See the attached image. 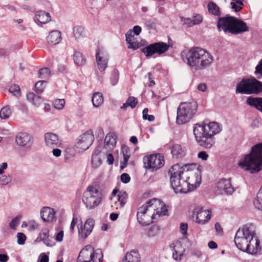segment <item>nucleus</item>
<instances>
[{"label": "nucleus", "instance_id": "40", "mask_svg": "<svg viewBox=\"0 0 262 262\" xmlns=\"http://www.w3.org/2000/svg\"><path fill=\"white\" fill-rule=\"evenodd\" d=\"M160 228L158 226L154 225L149 228L147 235L149 237H152L159 233Z\"/></svg>", "mask_w": 262, "mask_h": 262}, {"label": "nucleus", "instance_id": "4", "mask_svg": "<svg viewBox=\"0 0 262 262\" xmlns=\"http://www.w3.org/2000/svg\"><path fill=\"white\" fill-rule=\"evenodd\" d=\"M213 56L206 50L199 47L192 48L184 57L186 62L193 71H201L210 66Z\"/></svg>", "mask_w": 262, "mask_h": 262}, {"label": "nucleus", "instance_id": "32", "mask_svg": "<svg viewBox=\"0 0 262 262\" xmlns=\"http://www.w3.org/2000/svg\"><path fill=\"white\" fill-rule=\"evenodd\" d=\"M93 105L94 107L100 106L103 103V97L102 94L99 92L95 93L92 98Z\"/></svg>", "mask_w": 262, "mask_h": 262}, {"label": "nucleus", "instance_id": "64", "mask_svg": "<svg viewBox=\"0 0 262 262\" xmlns=\"http://www.w3.org/2000/svg\"><path fill=\"white\" fill-rule=\"evenodd\" d=\"M49 257L44 253H42L40 255V262H48Z\"/></svg>", "mask_w": 262, "mask_h": 262}, {"label": "nucleus", "instance_id": "37", "mask_svg": "<svg viewBox=\"0 0 262 262\" xmlns=\"http://www.w3.org/2000/svg\"><path fill=\"white\" fill-rule=\"evenodd\" d=\"M207 7L209 12L215 16H220L221 15L220 8L215 3L210 2L208 3Z\"/></svg>", "mask_w": 262, "mask_h": 262}, {"label": "nucleus", "instance_id": "62", "mask_svg": "<svg viewBox=\"0 0 262 262\" xmlns=\"http://www.w3.org/2000/svg\"><path fill=\"white\" fill-rule=\"evenodd\" d=\"M141 28L139 26H135L133 28V31H131L132 32H133V34L136 35H138L141 32Z\"/></svg>", "mask_w": 262, "mask_h": 262}, {"label": "nucleus", "instance_id": "52", "mask_svg": "<svg viewBox=\"0 0 262 262\" xmlns=\"http://www.w3.org/2000/svg\"><path fill=\"white\" fill-rule=\"evenodd\" d=\"M181 20L183 24L186 25L188 27L194 26L192 18H190L189 17L185 18L182 17Z\"/></svg>", "mask_w": 262, "mask_h": 262}, {"label": "nucleus", "instance_id": "18", "mask_svg": "<svg viewBox=\"0 0 262 262\" xmlns=\"http://www.w3.org/2000/svg\"><path fill=\"white\" fill-rule=\"evenodd\" d=\"M152 211L157 216L165 215L167 212V209L165 204L160 200L153 199L148 201Z\"/></svg>", "mask_w": 262, "mask_h": 262}, {"label": "nucleus", "instance_id": "5", "mask_svg": "<svg viewBox=\"0 0 262 262\" xmlns=\"http://www.w3.org/2000/svg\"><path fill=\"white\" fill-rule=\"evenodd\" d=\"M238 165L245 170L251 173H256L262 169V143L252 147L251 152L241 159Z\"/></svg>", "mask_w": 262, "mask_h": 262}, {"label": "nucleus", "instance_id": "34", "mask_svg": "<svg viewBox=\"0 0 262 262\" xmlns=\"http://www.w3.org/2000/svg\"><path fill=\"white\" fill-rule=\"evenodd\" d=\"M253 205L255 208L262 211V187L259 189L256 197L253 200Z\"/></svg>", "mask_w": 262, "mask_h": 262}, {"label": "nucleus", "instance_id": "21", "mask_svg": "<svg viewBox=\"0 0 262 262\" xmlns=\"http://www.w3.org/2000/svg\"><path fill=\"white\" fill-rule=\"evenodd\" d=\"M16 143L20 146L30 148L33 143V139L28 134L19 133L16 137Z\"/></svg>", "mask_w": 262, "mask_h": 262}, {"label": "nucleus", "instance_id": "28", "mask_svg": "<svg viewBox=\"0 0 262 262\" xmlns=\"http://www.w3.org/2000/svg\"><path fill=\"white\" fill-rule=\"evenodd\" d=\"M140 257L139 252L136 250H132L126 253L123 262H140Z\"/></svg>", "mask_w": 262, "mask_h": 262}, {"label": "nucleus", "instance_id": "57", "mask_svg": "<svg viewBox=\"0 0 262 262\" xmlns=\"http://www.w3.org/2000/svg\"><path fill=\"white\" fill-rule=\"evenodd\" d=\"M60 147H51L50 149H52V154L53 155L57 158L61 156V150L59 149Z\"/></svg>", "mask_w": 262, "mask_h": 262}, {"label": "nucleus", "instance_id": "45", "mask_svg": "<svg viewBox=\"0 0 262 262\" xmlns=\"http://www.w3.org/2000/svg\"><path fill=\"white\" fill-rule=\"evenodd\" d=\"M12 181V177L10 175H3L0 177V185L6 186L8 185Z\"/></svg>", "mask_w": 262, "mask_h": 262}, {"label": "nucleus", "instance_id": "42", "mask_svg": "<svg viewBox=\"0 0 262 262\" xmlns=\"http://www.w3.org/2000/svg\"><path fill=\"white\" fill-rule=\"evenodd\" d=\"M119 73L118 70H114L111 74L110 77V81L112 85H116L118 82Z\"/></svg>", "mask_w": 262, "mask_h": 262}, {"label": "nucleus", "instance_id": "47", "mask_svg": "<svg viewBox=\"0 0 262 262\" xmlns=\"http://www.w3.org/2000/svg\"><path fill=\"white\" fill-rule=\"evenodd\" d=\"M170 248L172 251H176L179 252H185V249L180 242H177L176 243L172 244V245L170 246Z\"/></svg>", "mask_w": 262, "mask_h": 262}, {"label": "nucleus", "instance_id": "36", "mask_svg": "<svg viewBox=\"0 0 262 262\" xmlns=\"http://www.w3.org/2000/svg\"><path fill=\"white\" fill-rule=\"evenodd\" d=\"M121 151L123 157L122 163L126 166L130 156V151L128 147L126 145L122 146Z\"/></svg>", "mask_w": 262, "mask_h": 262}, {"label": "nucleus", "instance_id": "44", "mask_svg": "<svg viewBox=\"0 0 262 262\" xmlns=\"http://www.w3.org/2000/svg\"><path fill=\"white\" fill-rule=\"evenodd\" d=\"M46 85V81L45 80H40L35 84V91L37 93H41L43 91Z\"/></svg>", "mask_w": 262, "mask_h": 262}, {"label": "nucleus", "instance_id": "63", "mask_svg": "<svg viewBox=\"0 0 262 262\" xmlns=\"http://www.w3.org/2000/svg\"><path fill=\"white\" fill-rule=\"evenodd\" d=\"M147 77L149 81V83H148L149 86H152L155 84V82L153 80V77L152 74L150 73H148L147 74Z\"/></svg>", "mask_w": 262, "mask_h": 262}, {"label": "nucleus", "instance_id": "17", "mask_svg": "<svg viewBox=\"0 0 262 262\" xmlns=\"http://www.w3.org/2000/svg\"><path fill=\"white\" fill-rule=\"evenodd\" d=\"M44 141L45 146L48 148L62 146V141L59 136L52 132H48L44 135Z\"/></svg>", "mask_w": 262, "mask_h": 262}, {"label": "nucleus", "instance_id": "33", "mask_svg": "<svg viewBox=\"0 0 262 262\" xmlns=\"http://www.w3.org/2000/svg\"><path fill=\"white\" fill-rule=\"evenodd\" d=\"M73 59L75 64L79 66L84 65L86 62L85 59L84 58L82 54L79 52H75L73 56Z\"/></svg>", "mask_w": 262, "mask_h": 262}, {"label": "nucleus", "instance_id": "39", "mask_svg": "<svg viewBox=\"0 0 262 262\" xmlns=\"http://www.w3.org/2000/svg\"><path fill=\"white\" fill-rule=\"evenodd\" d=\"M12 114L11 109L8 106L3 107L0 111V117L2 119H8Z\"/></svg>", "mask_w": 262, "mask_h": 262}, {"label": "nucleus", "instance_id": "53", "mask_svg": "<svg viewBox=\"0 0 262 262\" xmlns=\"http://www.w3.org/2000/svg\"><path fill=\"white\" fill-rule=\"evenodd\" d=\"M17 243L19 245H23L26 239V235L21 232H19L17 234Z\"/></svg>", "mask_w": 262, "mask_h": 262}, {"label": "nucleus", "instance_id": "48", "mask_svg": "<svg viewBox=\"0 0 262 262\" xmlns=\"http://www.w3.org/2000/svg\"><path fill=\"white\" fill-rule=\"evenodd\" d=\"M254 74L257 78L260 79L262 78V59L256 67Z\"/></svg>", "mask_w": 262, "mask_h": 262}, {"label": "nucleus", "instance_id": "6", "mask_svg": "<svg viewBox=\"0 0 262 262\" xmlns=\"http://www.w3.org/2000/svg\"><path fill=\"white\" fill-rule=\"evenodd\" d=\"M217 27L225 32H230L234 34L247 32L249 28L243 21L233 16L220 17L217 22Z\"/></svg>", "mask_w": 262, "mask_h": 262}, {"label": "nucleus", "instance_id": "50", "mask_svg": "<svg viewBox=\"0 0 262 262\" xmlns=\"http://www.w3.org/2000/svg\"><path fill=\"white\" fill-rule=\"evenodd\" d=\"M126 101L132 108H135L138 103L137 99L133 96L129 97Z\"/></svg>", "mask_w": 262, "mask_h": 262}, {"label": "nucleus", "instance_id": "1", "mask_svg": "<svg viewBox=\"0 0 262 262\" xmlns=\"http://www.w3.org/2000/svg\"><path fill=\"white\" fill-rule=\"evenodd\" d=\"M190 165H173L169 169L171 185L176 193H187L198 187L201 182L200 172L189 169Z\"/></svg>", "mask_w": 262, "mask_h": 262}, {"label": "nucleus", "instance_id": "27", "mask_svg": "<svg viewBox=\"0 0 262 262\" xmlns=\"http://www.w3.org/2000/svg\"><path fill=\"white\" fill-rule=\"evenodd\" d=\"M101 152H102L101 146H97L93 151L92 156L91 163L92 166L95 168L98 167L102 164V161L99 156L100 153Z\"/></svg>", "mask_w": 262, "mask_h": 262}, {"label": "nucleus", "instance_id": "59", "mask_svg": "<svg viewBox=\"0 0 262 262\" xmlns=\"http://www.w3.org/2000/svg\"><path fill=\"white\" fill-rule=\"evenodd\" d=\"M130 178L128 174L124 173L121 175V181L124 183H127L130 181Z\"/></svg>", "mask_w": 262, "mask_h": 262}, {"label": "nucleus", "instance_id": "58", "mask_svg": "<svg viewBox=\"0 0 262 262\" xmlns=\"http://www.w3.org/2000/svg\"><path fill=\"white\" fill-rule=\"evenodd\" d=\"M29 229L30 230H34L38 228V224L34 221H31L28 223Z\"/></svg>", "mask_w": 262, "mask_h": 262}, {"label": "nucleus", "instance_id": "19", "mask_svg": "<svg viewBox=\"0 0 262 262\" xmlns=\"http://www.w3.org/2000/svg\"><path fill=\"white\" fill-rule=\"evenodd\" d=\"M117 136L114 133H108L104 139V147L101 148L103 153H107L114 149L117 143Z\"/></svg>", "mask_w": 262, "mask_h": 262}, {"label": "nucleus", "instance_id": "14", "mask_svg": "<svg viewBox=\"0 0 262 262\" xmlns=\"http://www.w3.org/2000/svg\"><path fill=\"white\" fill-rule=\"evenodd\" d=\"M169 45L163 42H155L150 44L142 49V52L146 57L151 56L155 54L161 55L166 52Z\"/></svg>", "mask_w": 262, "mask_h": 262}, {"label": "nucleus", "instance_id": "15", "mask_svg": "<svg viewBox=\"0 0 262 262\" xmlns=\"http://www.w3.org/2000/svg\"><path fill=\"white\" fill-rule=\"evenodd\" d=\"M94 136L92 129L82 134L77 139L76 147L82 150L88 149L94 141Z\"/></svg>", "mask_w": 262, "mask_h": 262}, {"label": "nucleus", "instance_id": "11", "mask_svg": "<svg viewBox=\"0 0 262 262\" xmlns=\"http://www.w3.org/2000/svg\"><path fill=\"white\" fill-rule=\"evenodd\" d=\"M137 219L141 226L148 225L156 219V215L152 212L148 201L138 208Z\"/></svg>", "mask_w": 262, "mask_h": 262}, {"label": "nucleus", "instance_id": "13", "mask_svg": "<svg viewBox=\"0 0 262 262\" xmlns=\"http://www.w3.org/2000/svg\"><path fill=\"white\" fill-rule=\"evenodd\" d=\"M211 216V210L205 209L202 206L195 207L192 212V216L195 219L196 223L200 225H204L208 223Z\"/></svg>", "mask_w": 262, "mask_h": 262}, {"label": "nucleus", "instance_id": "3", "mask_svg": "<svg viewBox=\"0 0 262 262\" xmlns=\"http://www.w3.org/2000/svg\"><path fill=\"white\" fill-rule=\"evenodd\" d=\"M222 130V125L212 121L197 123L193 126V133L196 142L200 146L206 149L210 148L215 144L214 135Z\"/></svg>", "mask_w": 262, "mask_h": 262}, {"label": "nucleus", "instance_id": "29", "mask_svg": "<svg viewBox=\"0 0 262 262\" xmlns=\"http://www.w3.org/2000/svg\"><path fill=\"white\" fill-rule=\"evenodd\" d=\"M37 238L42 241L47 246L52 247L54 245V243L51 242L49 239V230L48 228L42 229Z\"/></svg>", "mask_w": 262, "mask_h": 262}, {"label": "nucleus", "instance_id": "49", "mask_svg": "<svg viewBox=\"0 0 262 262\" xmlns=\"http://www.w3.org/2000/svg\"><path fill=\"white\" fill-rule=\"evenodd\" d=\"M9 92L14 96H18L20 95V88L17 84H14L9 88Z\"/></svg>", "mask_w": 262, "mask_h": 262}, {"label": "nucleus", "instance_id": "31", "mask_svg": "<svg viewBox=\"0 0 262 262\" xmlns=\"http://www.w3.org/2000/svg\"><path fill=\"white\" fill-rule=\"evenodd\" d=\"M248 105L255 107L262 113V98L249 97L247 100Z\"/></svg>", "mask_w": 262, "mask_h": 262}, {"label": "nucleus", "instance_id": "16", "mask_svg": "<svg viewBox=\"0 0 262 262\" xmlns=\"http://www.w3.org/2000/svg\"><path fill=\"white\" fill-rule=\"evenodd\" d=\"M109 56L107 52L102 48H98L96 54L97 66L100 72H104L107 67Z\"/></svg>", "mask_w": 262, "mask_h": 262}, {"label": "nucleus", "instance_id": "2", "mask_svg": "<svg viewBox=\"0 0 262 262\" xmlns=\"http://www.w3.org/2000/svg\"><path fill=\"white\" fill-rule=\"evenodd\" d=\"M234 242L238 249L250 254L255 255L261 251L259 241L251 224L246 225L237 230Z\"/></svg>", "mask_w": 262, "mask_h": 262}, {"label": "nucleus", "instance_id": "54", "mask_svg": "<svg viewBox=\"0 0 262 262\" xmlns=\"http://www.w3.org/2000/svg\"><path fill=\"white\" fill-rule=\"evenodd\" d=\"M193 22L194 25L200 24L203 20V17L200 14H194L193 15Z\"/></svg>", "mask_w": 262, "mask_h": 262}, {"label": "nucleus", "instance_id": "24", "mask_svg": "<svg viewBox=\"0 0 262 262\" xmlns=\"http://www.w3.org/2000/svg\"><path fill=\"white\" fill-rule=\"evenodd\" d=\"M46 39L49 45H56L62 40L61 33L58 30H53L49 33Z\"/></svg>", "mask_w": 262, "mask_h": 262}, {"label": "nucleus", "instance_id": "7", "mask_svg": "<svg viewBox=\"0 0 262 262\" xmlns=\"http://www.w3.org/2000/svg\"><path fill=\"white\" fill-rule=\"evenodd\" d=\"M196 111L195 102L181 103L177 109L176 122L178 124L187 123L193 117Z\"/></svg>", "mask_w": 262, "mask_h": 262}, {"label": "nucleus", "instance_id": "10", "mask_svg": "<svg viewBox=\"0 0 262 262\" xmlns=\"http://www.w3.org/2000/svg\"><path fill=\"white\" fill-rule=\"evenodd\" d=\"M103 253L100 249L94 250L91 245L85 246L80 252L77 262H102Z\"/></svg>", "mask_w": 262, "mask_h": 262}, {"label": "nucleus", "instance_id": "30", "mask_svg": "<svg viewBox=\"0 0 262 262\" xmlns=\"http://www.w3.org/2000/svg\"><path fill=\"white\" fill-rule=\"evenodd\" d=\"M172 157L175 158H181L185 155V150L179 144L173 145L171 149Z\"/></svg>", "mask_w": 262, "mask_h": 262}, {"label": "nucleus", "instance_id": "61", "mask_svg": "<svg viewBox=\"0 0 262 262\" xmlns=\"http://www.w3.org/2000/svg\"><path fill=\"white\" fill-rule=\"evenodd\" d=\"M42 100L40 96H36L34 100L32 101V103L36 106H38L42 103Z\"/></svg>", "mask_w": 262, "mask_h": 262}, {"label": "nucleus", "instance_id": "12", "mask_svg": "<svg viewBox=\"0 0 262 262\" xmlns=\"http://www.w3.org/2000/svg\"><path fill=\"white\" fill-rule=\"evenodd\" d=\"M144 167L151 171H155L164 165V159L162 155L157 154L147 155L143 158Z\"/></svg>", "mask_w": 262, "mask_h": 262}, {"label": "nucleus", "instance_id": "60", "mask_svg": "<svg viewBox=\"0 0 262 262\" xmlns=\"http://www.w3.org/2000/svg\"><path fill=\"white\" fill-rule=\"evenodd\" d=\"M198 157L203 161H206L208 158V155L207 154L206 151H202L198 154Z\"/></svg>", "mask_w": 262, "mask_h": 262}, {"label": "nucleus", "instance_id": "38", "mask_svg": "<svg viewBox=\"0 0 262 262\" xmlns=\"http://www.w3.org/2000/svg\"><path fill=\"white\" fill-rule=\"evenodd\" d=\"M73 35L76 40L81 39L84 36V29L81 26H76L73 28Z\"/></svg>", "mask_w": 262, "mask_h": 262}, {"label": "nucleus", "instance_id": "20", "mask_svg": "<svg viewBox=\"0 0 262 262\" xmlns=\"http://www.w3.org/2000/svg\"><path fill=\"white\" fill-rule=\"evenodd\" d=\"M95 221L92 219H88L83 226L78 228L79 236L80 238L85 239L91 233L94 228Z\"/></svg>", "mask_w": 262, "mask_h": 262}, {"label": "nucleus", "instance_id": "43", "mask_svg": "<svg viewBox=\"0 0 262 262\" xmlns=\"http://www.w3.org/2000/svg\"><path fill=\"white\" fill-rule=\"evenodd\" d=\"M65 103L64 99H57L53 101V105L56 110H61L64 107Z\"/></svg>", "mask_w": 262, "mask_h": 262}, {"label": "nucleus", "instance_id": "9", "mask_svg": "<svg viewBox=\"0 0 262 262\" xmlns=\"http://www.w3.org/2000/svg\"><path fill=\"white\" fill-rule=\"evenodd\" d=\"M102 198L101 191L96 186H89L84 192L82 202L86 208L92 209L97 206Z\"/></svg>", "mask_w": 262, "mask_h": 262}, {"label": "nucleus", "instance_id": "51", "mask_svg": "<svg viewBox=\"0 0 262 262\" xmlns=\"http://www.w3.org/2000/svg\"><path fill=\"white\" fill-rule=\"evenodd\" d=\"M20 222V217L16 216L13 218L9 224V227L11 229L15 230Z\"/></svg>", "mask_w": 262, "mask_h": 262}, {"label": "nucleus", "instance_id": "22", "mask_svg": "<svg viewBox=\"0 0 262 262\" xmlns=\"http://www.w3.org/2000/svg\"><path fill=\"white\" fill-rule=\"evenodd\" d=\"M40 217L44 222L52 223L56 221V212L49 207H42L40 211Z\"/></svg>", "mask_w": 262, "mask_h": 262}, {"label": "nucleus", "instance_id": "23", "mask_svg": "<svg viewBox=\"0 0 262 262\" xmlns=\"http://www.w3.org/2000/svg\"><path fill=\"white\" fill-rule=\"evenodd\" d=\"M217 188L220 191H223L227 194H231L234 191L230 179H222L217 184Z\"/></svg>", "mask_w": 262, "mask_h": 262}, {"label": "nucleus", "instance_id": "55", "mask_svg": "<svg viewBox=\"0 0 262 262\" xmlns=\"http://www.w3.org/2000/svg\"><path fill=\"white\" fill-rule=\"evenodd\" d=\"M184 252L172 251V257L176 260H180L184 256Z\"/></svg>", "mask_w": 262, "mask_h": 262}, {"label": "nucleus", "instance_id": "46", "mask_svg": "<svg viewBox=\"0 0 262 262\" xmlns=\"http://www.w3.org/2000/svg\"><path fill=\"white\" fill-rule=\"evenodd\" d=\"M39 77L42 79L48 78L50 75V70L49 68L41 69L38 72Z\"/></svg>", "mask_w": 262, "mask_h": 262}, {"label": "nucleus", "instance_id": "25", "mask_svg": "<svg viewBox=\"0 0 262 262\" xmlns=\"http://www.w3.org/2000/svg\"><path fill=\"white\" fill-rule=\"evenodd\" d=\"M126 41L129 44L128 48L136 50L140 47V43L138 41L137 37H135L132 31H128L126 34Z\"/></svg>", "mask_w": 262, "mask_h": 262}, {"label": "nucleus", "instance_id": "26", "mask_svg": "<svg viewBox=\"0 0 262 262\" xmlns=\"http://www.w3.org/2000/svg\"><path fill=\"white\" fill-rule=\"evenodd\" d=\"M34 21L39 24H46L51 20V16L49 13L43 11H38L35 13Z\"/></svg>", "mask_w": 262, "mask_h": 262}, {"label": "nucleus", "instance_id": "56", "mask_svg": "<svg viewBox=\"0 0 262 262\" xmlns=\"http://www.w3.org/2000/svg\"><path fill=\"white\" fill-rule=\"evenodd\" d=\"M180 231L183 236H186L187 234L188 224L182 223L180 226Z\"/></svg>", "mask_w": 262, "mask_h": 262}, {"label": "nucleus", "instance_id": "35", "mask_svg": "<svg viewBox=\"0 0 262 262\" xmlns=\"http://www.w3.org/2000/svg\"><path fill=\"white\" fill-rule=\"evenodd\" d=\"M127 194L125 191H120L117 196L118 203H119V207L122 208L126 203Z\"/></svg>", "mask_w": 262, "mask_h": 262}, {"label": "nucleus", "instance_id": "41", "mask_svg": "<svg viewBox=\"0 0 262 262\" xmlns=\"http://www.w3.org/2000/svg\"><path fill=\"white\" fill-rule=\"evenodd\" d=\"M243 5V2L241 0H232V2L230 3L232 9L235 12L240 11L242 8V6Z\"/></svg>", "mask_w": 262, "mask_h": 262}, {"label": "nucleus", "instance_id": "8", "mask_svg": "<svg viewBox=\"0 0 262 262\" xmlns=\"http://www.w3.org/2000/svg\"><path fill=\"white\" fill-rule=\"evenodd\" d=\"M262 92V82L255 78H245L236 85V92L241 94H257Z\"/></svg>", "mask_w": 262, "mask_h": 262}]
</instances>
